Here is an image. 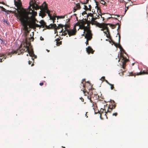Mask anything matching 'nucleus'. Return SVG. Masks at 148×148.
I'll return each mask as SVG.
<instances>
[{
    "label": "nucleus",
    "instance_id": "f257e3e1",
    "mask_svg": "<svg viewBox=\"0 0 148 148\" xmlns=\"http://www.w3.org/2000/svg\"><path fill=\"white\" fill-rule=\"evenodd\" d=\"M14 2L16 8L15 9L13 12L17 17H19L20 18H35L37 12L34 10H37L40 8L35 0L29 2V6L27 10L21 8V2L20 0H14Z\"/></svg>",
    "mask_w": 148,
    "mask_h": 148
},
{
    "label": "nucleus",
    "instance_id": "f03ea898",
    "mask_svg": "<svg viewBox=\"0 0 148 148\" xmlns=\"http://www.w3.org/2000/svg\"><path fill=\"white\" fill-rule=\"evenodd\" d=\"M21 24L24 26V29L27 31L28 29V27L30 28L35 29L36 27H41L42 25H39L36 24V19H19Z\"/></svg>",
    "mask_w": 148,
    "mask_h": 148
},
{
    "label": "nucleus",
    "instance_id": "7ed1b4c3",
    "mask_svg": "<svg viewBox=\"0 0 148 148\" xmlns=\"http://www.w3.org/2000/svg\"><path fill=\"white\" fill-rule=\"evenodd\" d=\"M78 22L75 24V26H79V29H84V33L85 32L87 33L91 32L90 30V24H92V21L90 22L88 21V19H77Z\"/></svg>",
    "mask_w": 148,
    "mask_h": 148
},
{
    "label": "nucleus",
    "instance_id": "20e7f679",
    "mask_svg": "<svg viewBox=\"0 0 148 148\" xmlns=\"http://www.w3.org/2000/svg\"><path fill=\"white\" fill-rule=\"evenodd\" d=\"M85 79H83L81 82L82 85L83 90L81 89L84 94L85 95H89L90 96H92L93 94L92 91L94 90V88H92V85L89 82H86L84 84L83 82L85 81Z\"/></svg>",
    "mask_w": 148,
    "mask_h": 148
},
{
    "label": "nucleus",
    "instance_id": "39448f33",
    "mask_svg": "<svg viewBox=\"0 0 148 148\" xmlns=\"http://www.w3.org/2000/svg\"><path fill=\"white\" fill-rule=\"evenodd\" d=\"M28 44L29 45V46H30L31 44L30 42L28 43L26 39L24 43V46L22 49H21L22 47V45H21L18 49L16 50H12L11 52L8 53V55L10 56V57H11L13 54L18 53V55H20V54L22 53L25 52H27L29 49V47L27 46Z\"/></svg>",
    "mask_w": 148,
    "mask_h": 148
},
{
    "label": "nucleus",
    "instance_id": "423d86ee",
    "mask_svg": "<svg viewBox=\"0 0 148 148\" xmlns=\"http://www.w3.org/2000/svg\"><path fill=\"white\" fill-rule=\"evenodd\" d=\"M44 3H45V6L44 7V8L41 10L40 11V12L39 14V16H41L42 18H43L45 15V13L46 12L48 14V16L49 17V18H57V17L58 16H57L55 14H54L52 16L50 13V11L48 10L47 8V5L45 2H44Z\"/></svg>",
    "mask_w": 148,
    "mask_h": 148
},
{
    "label": "nucleus",
    "instance_id": "0eeeda50",
    "mask_svg": "<svg viewBox=\"0 0 148 148\" xmlns=\"http://www.w3.org/2000/svg\"><path fill=\"white\" fill-rule=\"evenodd\" d=\"M96 19H91L92 24V25H95L97 26L100 28L105 27L107 30V32L109 33L108 28L107 26V24L106 23H99L97 21H95Z\"/></svg>",
    "mask_w": 148,
    "mask_h": 148
},
{
    "label": "nucleus",
    "instance_id": "6e6552de",
    "mask_svg": "<svg viewBox=\"0 0 148 148\" xmlns=\"http://www.w3.org/2000/svg\"><path fill=\"white\" fill-rule=\"evenodd\" d=\"M96 19H91L92 24V25H95L97 26L100 28L105 27L107 30V32L109 33L108 28L107 26V24L106 23H99L97 21H95Z\"/></svg>",
    "mask_w": 148,
    "mask_h": 148
},
{
    "label": "nucleus",
    "instance_id": "1a4fd4ad",
    "mask_svg": "<svg viewBox=\"0 0 148 148\" xmlns=\"http://www.w3.org/2000/svg\"><path fill=\"white\" fill-rule=\"evenodd\" d=\"M121 58H122L121 60V64L120 65L124 69L126 66V63L128 61V60L126 58L124 57L122 54V53H120Z\"/></svg>",
    "mask_w": 148,
    "mask_h": 148
},
{
    "label": "nucleus",
    "instance_id": "9d476101",
    "mask_svg": "<svg viewBox=\"0 0 148 148\" xmlns=\"http://www.w3.org/2000/svg\"><path fill=\"white\" fill-rule=\"evenodd\" d=\"M77 18V17L76 16V14H74L73 15H71V14H68L62 16H58L57 17V18Z\"/></svg>",
    "mask_w": 148,
    "mask_h": 148
},
{
    "label": "nucleus",
    "instance_id": "9b49d317",
    "mask_svg": "<svg viewBox=\"0 0 148 148\" xmlns=\"http://www.w3.org/2000/svg\"><path fill=\"white\" fill-rule=\"evenodd\" d=\"M110 102L111 104L109 105L107 110V112H111L112 110L114 109L116 106V103L114 100H111Z\"/></svg>",
    "mask_w": 148,
    "mask_h": 148
},
{
    "label": "nucleus",
    "instance_id": "f8f14e48",
    "mask_svg": "<svg viewBox=\"0 0 148 148\" xmlns=\"http://www.w3.org/2000/svg\"><path fill=\"white\" fill-rule=\"evenodd\" d=\"M62 24H59L58 26H57L55 24H51L49 25L46 26V29H59V27H62Z\"/></svg>",
    "mask_w": 148,
    "mask_h": 148
},
{
    "label": "nucleus",
    "instance_id": "ddd939ff",
    "mask_svg": "<svg viewBox=\"0 0 148 148\" xmlns=\"http://www.w3.org/2000/svg\"><path fill=\"white\" fill-rule=\"evenodd\" d=\"M76 26H75V24L74 25V27L73 29H69L66 32H68V34L69 36H71L75 35L76 34L77 32L76 29Z\"/></svg>",
    "mask_w": 148,
    "mask_h": 148
},
{
    "label": "nucleus",
    "instance_id": "4468645a",
    "mask_svg": "<svg viewBox=\"0 0 148 148\" xmlns=\"http://www.w3.org/2000/svg\"><path fill=\"white\" fill-rule=\"evenodd\" d=\"M83 35L84 36L85 38L87 39V40L86 42V45H88V40H91L92 38V34L91 33V32H87L85 35L84 34H83Z\"/></svg>",
    "mask_w": 148,
    "mask_h": 148
},
{
    "label": "nucleus",
    "instance_id": "2eb2a0df",
    "mask_svg": "<svg viewBox=\"0 0 148 148\" xmlns=\"http://www.w3.org/2000/svg\"><path fill=\"white\" fill-rule=\"evenodd\" d=\"M110 16V14H103L102 15L99 14V15H98L97 17L94 18L93 17H92L91 18H98V17L99 18L100 17L101 18H110L109 16Z\"/></svg>",
    "mask_w": 148,
    "mask_h": 148
},
{
    "label": "nucleus",
    "instance_id": "dca6fc26",
    "mask_svg": "<svg viewBox=\"0 0 148 148\" xmlns=\"http://www.w3.org/2000/svg\"><path fill=\"white\" fill-rule=\"evenodd\" d=\"M145 74H148V70H146V71H145L144 70L142 71H140L139 73H137L136 74L135 73L133 74L132 73H131L130 74V75L134 76H135L136 75H143Z\"/></svg>",
    "mask_w": 148,
    "mask_h": 148
},
{
    "label": "nucleus",
    "instance_id": "f3484780",
    "mask_svg": "<svg viewBox=\"0 0 148 148\" xmlns=\"http://www.w3.org/2000/svg\"><path fill=\"white\" fill-rule=\"evenodd\" d=\"M27 52H28V54L29 55V56L32 57V59L33 60H34V59H33V58H36V56L34 54V51L32 49H31V50H29V49Z\"/></svg>",
    "mask_w": 148,
    "mask_h": 148
},
{
    "label": "nucleus",
    "instance_id": "a211bd4d",
    "mask_svg": "<svg viewBox=\"0 0 148 148\" xmlns=\"http://www.w3.org/2000/svg\"><path fill=\"white\" fill-rule=\"evenodd\" d=\"M108 112H108L107 111V112L106 111L104 113H101L100 114V118L102 119H103L105 118H106V119H108V117L106 115V114Z\"/></svg>",
    "mask_w": 148,
    "mask_h": 148
},
{
    "label": "nucleus",
    "instance_id": "6ab92c4d",
    "mask_svg": "<svg viewBox=\"0 0 148 148\" xmlns=\"http://www.w3.org/2000/svg\"><path fill=\"white\" fill-rule=\"evenodd\" d=\"M0 54H2L3 56H0V62H3L5 59H6L7 56H6L5 54H4L3 53H0Z\"/></svg>",
    "mask_w": 148,
    "mask_h": 148
},
{
    "label": "nucleus",
    "instance_id": "aec40b11",
    "mask_svg": "<svg viewBox=\"0 0 148 148\" xmlns=\"http://www.w3.org/2000/svg\"><path fill=\"white\" fill-rule=\"evenodd\" d=\"M86 50L87 52L88 53H93L94 52V51L93 50V49L89 46H88L87 48H86Z\"/></svg>",
    "mask_w": 148,
    "mask_h": 148
},
{
    "label": "nucleus",
    "instance_id": "412c9836",
    "mask_svg": "<svg viewBox=\"0 0 148 148\" xmlns=\"http://www.w3.org/2000/svg\"><path fill=\"white\" fill-rule=\"evenodd\" d=\"M122 16H121V17L120 16V15H110V16H109L110 18H117L118 17H120V18H122Z\"/></svg>",
    "mask_w": 148,
    "mask_h": 148
},
{
    "label": "nucleus",
    "instance_id": "4be33fe9",
    "mask_svg": "<svg viewBox=\"0 0 148 148\" xmlns=\"http://www.w3.org/2000/svg\"><path fill=\"white\" fill-rule=\"evenodd\" d=\"M39 23L42 25L43 28L46 27V26L47 25H46V23L43 20H41L39 22Z\"/></svg>",
    "mask_w": 148,
    "mask_h": 148
},
{
    "label": "nucleus",
    "instance_id": "5701e85b",
    "mask_svg": "<svg viewBox=\"0 0 148 148\" xmlns=\"http://www.w3.org/2000/svg\"><path fill=\"white\" fill-rule=\"evenodd\" d=\"M80 5L79 3H78L76 4L75 6L74 7V12H75V11L77 9H79L80 8Z\"/></svg>",
    "mask_w": 148,
    "mask_h": 148
},
{
    "label": "nucleus",
    "instance_id": "b1692460",
    "mask_svg": "<svg viewBox=\"0 0 148 148\" xmlns=\"http://www.w3.org/2000/svg\"><path fill=\"white\" fill-rule=\"evenodd\" d=\"M56 45L57 46H59L60 45L62 44V41H60V39H56Z\"/></svg>",
    "mask_w": 148,
    "mask_h": 148
},
{
    "label": "nucleus",
    "instance_id": "393cba45",
    "mask_svg": "<svg viewBox=\"0 0 148 148\" xmlns=\"http://www.w3.org/2000/svg\"><path fill=\"white\" fill-rule=\"evenodd\" d=\"M62 27H59V28L60 27V28H62V27L64 26V28L65 29H67V28H68L69 27H70V25H69V24H65V25H62Z\"/></svg>",
    "mask_w": 148,
    "mask_h": 148
},
{
    "label": "nucleus",
    "instance_id": "a878e982",
    "mask_svg": "<svg viewBox=\"0 0 148 148\" xmlns=\"http://www.w3.org/2000/svg\"><path fill=\"white\" fill-rule=\"evenodd\" d=\"M0 40L1 41V44H6L7 43V42L5 40L1 39H0Z\"/></svg>",
    "mask_w": 148,
    "mask_h": 148
},
{
    "label": "nucleus",
    "instance_id": "bb28decb",
    "mask_svg": "<svg viewBox=\"0 0 148 148\" xmlns=\"http://www.w3.org/2000/svg\"><path fill=\"white\" fill-rule=\"evenodd\" d=\"M106 112V110L103 108H101L100 111L99 112V114H100L101 113H104Z\"/></svg>",
    "mask_w": 148,
    "mask_h": 148
},
{
    "label": "nucleus",
    "instance_id": "cd10ccee",
    "mask_svg": "<svg viewBox=\"0 0 148 148\" xmlns=\"http://www.w3.org/2000/svg\"><path fill=\"white\" fill-rule=\"evenodd\" d=\"M68 30V29H65V30H64V32H62V34L64 36L66 35L67 33H68V32H67L66 31Z\"/></svg>",
    "mask_w": 148,
    "mask_h": 148
},
{
    "label": "nucleus",
    "instance_id": "c85d7f7f",
    "mask_svg": "<svg viewBox=\"0 0 148 148\" xmlns=\"http://www.w3.org/2000/svg\"><path fill=\"white\" fill-rule=\"evenodd\" d=\"M107 25H110V26L112 28L114 29L116 27V25H114L111 24H107Z\"/></svg>",
    "mask_w": 148,
    "mask_h": 148
},
{
    "label": "nucleus",
    "instance_id": "c756f323",
    "mask_svg": "<svg viewBox=\"0 0 148 148\" xmlns=\"http://www.w3.org/2000/svg\"><path fill=\"white\" fill-rule=\"evenodd\" d=\"M23 29L25 31V36H27V34L29 33V31H28V29L26 31L24 29V26H23Z\"/></svg>",
    "mask_w": 148,
    "mask_h": 148
},
{
    "label": "nucleus",
    "instance_id": "7c9ffc66",
    "mask_svg": "<svg viewBox=\"0 0 148 148\" xmlns=\"http://www.w3.org/2000/svg\"><path fill=\"white\" fill-rule=\"evenodd\" d=\"M113 43L114 44V45L116 47H118V44L115 43V42L113 41V40H111Z\"/></svg>",
    "mask_w": 148,
    "mask_h": 148
},
{
    "label": "nucleus",
    "instance_id": "2f4dec72",
    "mask_svg": "<svg viewBox=\"0 0 148 148\" xmlns=\"http://www.w3.org/2000/svg\"><path fill=\"white\" fill-rule=\"evenodd\" d=\"M7 19H3V21L8 25L9 23L8 22Z\"/></svg>",
    "mask_w": 148,
    "mask_h": 148
},
{
    "label": "nucleus",
    "instance_id": "473e14b6",
    "mask_svg": "<svg viewBox=\"0 0 148 148\" xmlns=\"http://www.w3.org/2000/svg\"><path fill=\"white\" fill-rule=\"evenodd\" d=\"M82 14L83 16L84 14L86 15V18H88V15L87 14H86V12L85 11H84V12H83L82 13Z\"/></svg>",
    "mask_w": 148,
    "mask_h": 148
},
{
    "label": "nucleus",
    "instance_id": "72a5a7b5",
    "mask_svg": "<svg viewBox=\"0 0 148 148\" xmlns=\"http://www.w3.org/2000/svg\"><path fill=\"white\" fill-rule=\"evenodd\" d=\"M110 85H109L111 86V90H113L114 89V85L113 84H110Z\"/></svg>",
    "mask_w": 148,
    "mask_h": 148
},
{
    "label": "nucleus",
    "instance_id": "f704fd0d",
    "mask_svg": "<svg viewBox=\"0 0 148 148\" xmlns=\"http://www.w3.org/2000/svg\"><path fill=\"white\" fill-rule=\"evenodd\" d=\"M118 48H119L120 49H121V48H122V47H121V46L120 44V42L119 43V44H118Z\"/></svg>",
    "mask_w": 148,
    "mask_h": 148
},
{
    "label": "nucleus",
    "instance_id": "c9c22d12",
    "mask_svg": "<svg viewBox=\"0 0 148 148\" xmlns=\"http://www.w3.org/2000/svg\"><path fill=\"white\" fill-rule=\"evenodd\" d=\"M120 50H121V51L123 52H124L125 54H126V53L125 52V51L122 48L121 49H120Z\"/></svg>",
    "mask_w": 148,
    "mask_h": 148
},
{
    "label": "nucleus",
    "instance_id": "e433bc0d",
    "mask_svg": "<svg viewBox=\"0 0 148 148\" xmlns=\"http://www.w3.org/2000/svg\"><path fill=\"white\" fill-rule=\"evenodd\" d=\"M100 3L102 4H104L105 3V2L103 0H101Z\"/></svg>",
    "mask_w": 148,
    "mask_h": 148
},
{
    "label": "nucleus",
    "instance_id": "4c0bfd02",
    "mask_svg": "<svg viewBox=\"0 0 148 148\" xmlns=\"http://www.w3.org/2000/svg\"><path fill=\"white\" fill-rule=\"evenodd\" d=\"M118 114L117 112H115V113H113V114H112V115L113 116H117V115Z\"/></svg>",
    "mask_w": 148,
    "mask_h": 148
},
{
    "label": "nucleus",
    "instance_id": "58836bf2",
    "mask_svg": "<svg viewBox=\"0 0 148 148\" xmlns=\"http://www.w3.org/2000/svg\"><path fill=\"white\" fill-rule=\"evenodd\" d=\"M84 8L85 10H88V7L86 5H84Z\"/></svg>",
    "mask_w": 148,
    "mask_h": 148
},
{
    "label": "nucleus",
    "instance_id": "ea45409f",
    "mask_svg": "<svg viewBox=\"0 0 148 148\" xmlns=\"http://www.w3.org/2000/svg\"><path fill=\"white\" fill-rule=\"evenodd\" d=\"M88 7H89V8H88V10H89L90 11L91 10V6L90 5H88Z\"/></svg>",
    "mask_w": 148,
    "mask_h": 148
},
{
    "label": "nucleus",
    "instance_id": "a19ab883",
    "mask_svg": "<svg viewBox=\"0 0 148 148\" xmlns=\"http://www.w3.org/2000/svg\"><path fill=\"white\" fill-rule=\"evenodd\" d=\"M119 34V43L120 42V38H121L120 35V34Z\"/></svg>",
    "mask_w": 148,
    "mask_h": 148
},
{
    "label": "nucleus",
    "instance_id": "79ce46f5",
    "mask_svg": "<svg viewBox=\"0 0 148 148\" xmlns=\"http://www.w3.org/2000/svg\"><path fill=\"white\" fill-rule=\"evenodd\" d=\"M101 79H102V81H105V77H104V76L102 77H101Z\"/></svg>",
    "mask_w": 148,
    "mask_h": 148
},
{
    "label": "nucleus",
    "instance_id": "37998d69",
    "mask_svg": "<svg viewBox=\"0 0 148 148\" xmlns=\"http://www.w3.org/2000/svg\"><path fill=\"white\" fill-rule=\"evenodd\" d=\"M87 97H88V98L89 99H90V101L91 102V103H92V100H91V97H89V96H88Z\"/></svg>",
    "mask_w": 148,
    "mask_h": 148
},
{
    "label": "nucleus",
    "instance_id": "c03bdc74",
    "mask_svg": "<svg viewBox=\"0 0 148 148\" xmlns=\"http://www.w3.org/2000/svg\"><path fill=\"white\" fill-rule=\"evenodd\" d=\"M119 25L118 29H119L120 28V25H119V23H116V25Z\"/></svg>",
    "mask_w": 148,
    "mask_h": 148
},
{
    "label": "nucleus",
    "instance_id": "a18cd8bd",
    "mask_svg": "<svg viewBox=\"0 0 148 148\" xmlns=\"http://www.w3.org/2000/svg\"><path fill=\"white\" fill-rule=\"evenodd\" d=\"M105 81H106V83H107L109 85H110V83H109V82L107 80H106L105 79Z\"/></svg>",
    "mask_w": 148,
    "mask_h": 148
},
{
    "label": "nucleus",
    "instance_id": "49530a36",
    "mask_svg": "<svg viewBox=\"0 0 148 148\" xmlns=\"http://www.w3.org/2000/svg\"><path fill=\"white\" fill-rule=\"evenodd\" d=\"M40 39L41 40H44V38H43L42 36H40Z\"/></svg>",
    "mask_w": 148,
    "mask_h": 148
},
{
    "label": "nucleus",
    "instance_id": "de8ad7c7",
    "mask_svg": "<svg viewBox=\"0 0 148 148\" xmlns=\"http://www.w3.org/2000/svg\"><path fill=\"white\" fill-rule=\"evenodd\" d=\"M80 99L82 101L84 102V99L82 97H81L80 98Z\"/></svg>",
    "mask_w": 148,
    "mask_h": 148
},
{
    "label": "nucleus",
    "instance_id": "09e8293b",
    "mask_svg": "<svg viewBox=\"0 0 148 148\" xmlns=\"http://www.w3.org/2000/svg\"><path fill=\"white\" fill-rule=\"evenodd\" d=\"M43 83L42 82L40 83V85L41 86H42L43 85Z\"/></svg>",
    "mask_w": 148,
    "mask_h": 148
},
{
    "label": "nucleus",
    "instance_id": "8fccbe9b",
    "mask_svg": "<svg viewBox=\"0 0 148 148\" xmlns=\"http://www.w3.org/2000/svg\"><path fill=\"white\" fill-rule=\"evenodd\" d=\"M32 62V61H30V60H29V61L28 62V64L29 65H30Z\"/></svg>",
    "mask_w": 148,
    "mask_h": 148
},
{
    "label": "nucleus",
    "instance_id": "3c124183",
    "mask_svg": "<svg viewBox=\"0 0 148 148\" xmlns=\"http://www.w3.org/2000/svg\"><path fill=\"white\" fill-rule=\"evenodd\" d=\"M102 29H101V31H103L105 29H106L105 27H103L102 28Z\"/></svg>",
    "mask_w": 148,
    "mask_h": 148
},
{
    "label": "nucleus",
    "instance_id": "603ef678",
    "mask_svg": "<svg viewBox=\"0 0 148 148\" xmlns=\"http://www.w3.org/2000/svg\"><path fill=\"white\" fill-rule=\"evenodd\" d=\"M88 0H86V3H82L83 4H86L87 3H88Z\"/></svg>",
    "mask_w": 148,
    "mask_h": 148
},
{
    "label": "nucleus",
    "instance_id": "864d4df0",
    "mask_svg": "<svg viewBox=\"0 0 148 148\" xmlns=\"http://www.w3.org/2000/svg\"><path fill=\"white\" fill-rule=\"evenodd\" d=\"M96 3V6H95V8H97V9H98V7H97V2L96 1H95Z\"/></svg>",
    "mask_w": 148,
    "mask_h": 148
},
{
    "label": "nucleus",
    "instance_id": "5fc2aeb1",
    "mask_svg": "<svg viewBox=\"0 0 148 148\" xmlns=\"http://www.w3.org/2000/svg\"><path fill=\"white\" fill-rule=\"evenodd\" d=\"M126 3H127L129 1V0H123Z\"/></svg>",
    "mask_w": 148,
    "mask_h": 148
},
{
    "label": "nucleus",
    "instance_id": "6e6d98bb",
    "mask_svg": "<svg viewBox=\"0 0 148 148\" xmlns=\"http://www.w3.org/2000/svg\"><path fill=\"white\" fill-rule=\"evenodd\" d=\"M34 65V64L33 63L31 64V66H33Z\"/></svg>",
    "mask_w": 148,
    "mask_h": 148
},
{
    "label": "nucleus",
    "instance_id": "4d7b16f0",
    "mask_svg": "<svg viewBox=\"0 0 148 148\" xmlns=\"http://www.w3.org/2000/svg\"><path fill=\"white\" fill-rule=\"evenodd\" d=\"M46 29V28L45 27V28H44V29H43V31H44L45 30V29Z\"/></svg>",
    "mask_w": 148,
    "mask_h": 148
},
{
    "label": "nucleus",
    "instance_id": "13d9d810",
    "mask_svg": "<svg viewBox=\"0 0 148 148\" xmlns=\"http://www.w3.org/2000/svg\"><path fill=\"white\" fill-rule=\"evenodd\" d=\"M51 20H52L53 21H54V20H55L56 19H51Z\"/></svg>",
    "mask_w": 148,
    "mask_h": 148
},
{
    "label": "nucleus",
    "instance_id": "bf43d9fd",
    "mask_svg": "<svg viewBox=\"0 0 148 148\" xmlns=\"http://www.w3.org/2000/svg\"><path fill=\"white\" fill-rule=\"evenodd\" d=\"M3 56V55L0 54V56Z\"/></svg>",
    "mask_w": 148,
    "mask_h": 148
},
{
    "label": "nucleus",
    "instance_id": "052dcab7",
    "mask_svg": "<svg viewBox=\"0 0 148 148\" xmlns=\"http://www.w3.org/2000/svg\"><path fill=\"white\" fill-rule=\"evenodd\" d=\"M63 29H62L60 31V32H62Z\"/></svg>",
    "mask_w": 148,
    "mask_h": 148
},
{
    "label": "nucleus",
    "instance_id": "680f3d73",
    "mask_svg": "<svg viewBox=\"0 0 148 148\" xmlns=\"http://www.w3.org/2000/svg\"><path fill=\"white\" fill-rule=\"evenodd\" d=\"M62 147L63 148H65V147H63V146H62Z\"/></svg>",
    "mask_w": 148,
    "mask_h": 148
},
{
    "label": "nucleus",
    "instance_id": "e2e57ef3",
    "mask_svg": "<svg viewBox=\"0 0 148 148\" xmlns=\"http://www.w3.org/2000/svg\"><path fill=\"white\" fill-rule=\"evenodd\" d=\"M127 9H125V12H126V11H127Z\"/></svg>",
    "mask_w": 148,
    "mask_h": 148
},
{
    "label": "nucleus",
    "instance_id": "0e129e2a",
    "mask_svg": "<svg viewBox=\"0 0 148 148\" xmlns=\"http://www.w3.org/2000/svg\"><path fill=\"white\" fill-rule=\"evenodd\" d=\"M70 19H68V21H70Z\"/></svg>",
    "mask_w": 148,
    "mask_h": 148
},
{
    "label": "nucleus",
    "instance_id": "69168bd1",
    "mask_svg": "<svg viewBox=\"0 0 148 148\" xmlns=\"http://www.w3.org/2000/svg\"><path fill=\"white\" fill-rule=\"evenodd\" d=\"M90 15L91 16H92V14H90Z\"/></svg>",
    "mask_w": 148,
    "mask_h": 148
},
{
    "label": "nucleus",
    "instance_id": "338daca9",
    "mask_svg": "<svg viewBox=\"0 0 148 148\" xmlns=\"http://www.w3.org/2000/svg\"><path fill=\"white\" fill-rule=\"evenodd\" d=\"M128 9V7H127V10Z\"/></svg>",
    "mask_w": 148,
    "mask_h": 148
},
{
    "label": "nucleus",
    "instance_id": "774afa93",
    "mask_svg": "<svg viewBox=\"0 0 148 148\" xmlns=\"http://www.w3.org/2000/svg\"><path fill=\"white\" fill-rule=\"evenodd\" d=\"M134 63H133V64H132V65H134Z\"/></svg>",
    "mask_w": 148,
    "mask_h": 148
}]
</instances>
